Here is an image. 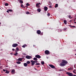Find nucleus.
<instances>
[{"label": "nucleus", "mask_w": 76, "mask_h": 76, "mask_svg": "<svg viewBox=\"0 0 76 76\" xmlns=\"http://www.w3.org/2000/svg\"><path fill=\"white\" fill-rule=\"evenodd\" d=\"M66 74H67L69 76H73V74L71 72H67L66 73Z\"/></svg>", "instance_id": "obj_1"}, {"label": "nucleus", "mask_w": 76, "mask_h": 76, "mask_svg": "<svg viewBox=\"0 0 76 76\" xmlns=\"http://www.w3.org/2000/svg\"><path fill=\"white\" fill-rule=\"evenodd\" d=\"M61 63H64V64H67L68 63V62L64 60H62Z\"/></svg>", "instance_id": "obj_2"}, {"label": "nucleus", "mask_w": 76, "mask_h": 76, "mask_svg": "<svg viewBox=\"0 0 76 76\" xmlns=\"http://www.w3.org/2000/svg\"><path fill=\"white\" fill-rule=\"evenodd\" d=\"M45 53L47 55H48V54H49L50 53V52L48 50H45Z\"/></svg>", "instance_id": "obj_3"}, {"label": "nucleus", "mask_w": 76, "mask_h": 76, "mask_svg": "<svg viewBox=\"0 0 76 76\" xmlns=\"http://www.w3.org/2000/svg\"><path fill=\"white\" fill-rule=\"evenodd\" d=\"M26 58H27V59H30L32 58V57L31 56H26Z\"/></svg>", "instance_id": "obj_4"}, {"label": "nucleus", "mask_w": 76, "mask_h": 76, "mask_svg": "<svg viewBox=\"0 0 76 76\" xmlns=\"http://www.w3.org/2000/svg\"><path fill=\"white\" fill-rule=\"evenodd\" d=\"M18 46V44L16 43L12 45V47H16Z\"/></svg>", "instance_id": "obj_5"}, {"label": "nucleus", "mask_w": 76, "mask_h": 76, "mask_svg": "<svg viewBox=\"0 0 76 76\" xmlns=\"http://www.w3.org/2000/svg\"><path fill=\"white\" fill-rule=\"evenodd\" d=\"M49 66L52 69H54L55 68H56V67H55V66H54V65H53L49 64Z\"/></svg>", "instance_id": "obj_6"}, {"label": "nucleus", "mask_w": 76, "mask_h": 76, "mask_svg": "<svg viewBox=\"0 0 76 76\" xmlns=\"http://www.w3.org/2000/svg\"><path fill=\"white\" fill-rule=\"evenodd\" d=\"M30 62L31 63V65H32V66H34V64H35V62H34V61L31 60Z\"/></svg>", "instance_id": "obj_7"}, {"label": "nucleus", "mask_w": 76, "mask_h": 76, "mask_svg": "<svg viewBox=\"0 0 76 76\" xmlns=\"http://www.w3.org/2000/svg\"><path fill=\"white\" fill-rule=\"evenodd\" d=\"M35 57L36 58H41V56L39 55H36Z\"/></svg>", "instance_id": "obj_8"}, {"label": "nucleus", "mask_w": 76, "mask_h": 76, "mask_svg": "<svg viewBox=\"0 0 76 76\" xmlns=\"http://www.w3.org/2000/svg\"><path fill=\"white\" fill-rule=\"evenodd\" d=\"M60 66H66V64H64L63 63H61L60 64Z\"/></svg>", "instance_id": "obj_9"}, {"label": "nucleus", "mask_w": 76, "mask_h": 76, "mask_svg": "<svg viewBox=\"0 0 76 76\" xmlns=\"http://www.w3.org/2000/svg\"><path fill=\"white\" fill-rule=\"evenodd\" d=\"M37 34H39V35L41 34V31L39 30H37Z\"/></svg>", "instance_id": "obj_10"}, {"label": "nucleus", "mask_w": 76, "mask_h": 76, "mask_svg": "<svg viewBox=\"0 0 76 76\" xmlns=\"http://www.w3.org/2000/svg\"><path fill=\"white\" fill-rule=\"evenodd\" d=\"M44 9L45 11H47L48 10V8L47 7H44Z\"/></svg>", "instance_id": "obj_11"}, {"label": "nucleus", "mask_w": 76, "mask_h": 76, "mask_svg": "<svg viewBox=\"0 0 76 76\" xmlns=\"http://www.w3.org/2000/svg\"><path fill=\"white\" fill-rule=\"evenodd\" d=\"M11 73H12V74H13L14 73H15V69H13L12 70V71H11Z\"/></svg>", "instance_id": "obj_12"}, {"label": "nucleus", "mask_w": 76, "mask_h": 76, "mask_svg": "<svg viewBox=\"0 0 76 76\" xmlns=\"http://www.w3.org/2000/svg\"><path fill=\"white\" fill-rule=\"evenodd\" d=\"M69 26L70 27V28H75L76 27V26H72V25H69Z\"/></svg>", "instance_id": "obj_13"}, {"label": "nucleus", "mask_w": 76, "mask_h": 76, "mask_svg": "<svg viewBox=\"0 0 76 76\" xmlns=\"http://www.w3.org/2000/svg\"><path fill=\"white\" fill-rule=\"evenodd\" d=\"M24 66L25 67H26V66H28V64L26 63H24Z\"/></svg>", "instance_id": "obj_14"}, {"label": "nucleus", "mask_w": 76, "mask_h": 76, "mask_svg": "<svg viewBox=\"0 0 76 76\" xmlns=\"http://www.w3.org/2000/svg\"><path fill=\"white\" fill-rule=\"evenodd\" d=\"M64 22L65 25H66L67 24V21L66 20H64Z\"/></svg>", "instance_id": "obj_15"}, {"label": "nucleus", "mask_w": 76, "mask_h": 76, "mask_svg": "<svg viewBox=\"0 0 76 76\" xmlns=\"http://www.w3.org/2000/svg\"><path fill=\"white\" fill-rule=\"evenodd\" d=\"M22 58H18V61H22Z\"/></svg>", "instance_id": "obj_16"}, {"label": "nucleus", "mask_w": 76, "mask_h": 76, "mask_svg": "<svg viewBox=\"0 0 76 76\" xmlns=\"http://www.w3.org/2000/svg\"><path fill=\"white\" fill-rule=\"evenodd\" d=\"M39 4L38 3H37L36 4V7H39Z\"/></svg>", "instance_id": "obj_17"}, {"label": "nucleus", "mask_w": 76, "mask_h": 76, "mask_svg": "<svg viewBox=\"0 0 76 76\" xmlns=\"http://www.w3.org/2000/svg\"><path fill=\"white\" fill-rule=\"evenodd\" d=\"M41 63L43 65H44V64H45V63H44V61H41Z\"/></svg>", "instance_id": "obj_18"}, {"label": "nucleus", "mask_w": 76, "mask_h": 76, "mask_svg": "<svg viewBox=\"0 0 76 76\" xmlns=\"http://www.w3.org/2000/svg\"><path fill=\"white\" fill-rule=\"evenodd\" d=\"M37 11L38 12H41V9H37Z\"/></svg>", "instance_id": "obj_19"}, {"label": "nucleus", "mask_w": 76, "mask_h": 76, "mask_svg": "<svg viewBox=\"0 0 76 76\" xmlns=\"http://www.w3.org/2000/svg\"><path fill=\"white\" fill-rule=\"evenodd\" d=\"M25 47H26V44H24V45L22 46L23 48H25Z\"/></svg>", "instance_id": "obj_20"}, {"label": "nucleus", "mask_w": 76, "mask_h": 76, "mask_svg": "<svg viewBox=\"0 0 76 76\" xmlns=\"http://www.w3.org/2000/svg\"><path fill=\"white\" fill-rule=\"evenodd\" d=\"M68 70H72V67H70L69 68H68Z\"/></svg>", "instance_id": "obj_21"}, {"label": "nucleus", "mask_w": 76, "mask_h": 76, "mask_svg": "<svg viewBox=\"0 0 76 76\" xmlns=\"http://www.w3.org/2000/svg\"><path fill=\"white\" fill-rule=\"evenodd\" d=\"M55 7L56 8L58 7V4H56L55 5Z\"/></svg>", "instance_id": "obj_22"}, {"label": "nucleus", "mask_w": 76, "mask_h": 76, "mask_svg": "<svg viewBox=\"0 0 76 76\" xmlns=\"http://www.w3.org/2000/svg\"><path fill=\"white\" fill-rule=\"evenodd\" d=\"M34 60H38V59L36 58H33Z\"/></svg>", "instance_id": "obj_23"}, {"label": "nucleus", "mask_w": 76, "mask_h": 76, "mask_svg": "<svg viewBox=\"0 0 76 76\" xmlns=\"http://www.w3.org/2000/svg\"><path fill=\"white\" fill-rule=\"evenodd\" d=\"M16 63L17 64H20V63H21V62L19 61H17Z\"/></svg>", "instance_id": "obj_24"}, {"label": "nucleus", "mask_w": 76, "mask_h": 76, "mask_svg": "<svg viewBox=\"0 0 76 76\" xmlns=\"http://www.w3.org/2000/svg\"><path fill=\"white\" fill-rule=\"evenodd\" d=\"M35 65H37V66H39L40 65V64L39 63H37L35 64Z\"/></svg>", "instance_id": "obj_25"}, {"label": "nucleus", "mask_w": 76, "mask_h": 76, "mask_svg": "<svg viewBox=\"0 0 76 76\" xmlns=\"http://www.w3.org/2000/svg\"><path fill=\"white\" fill-rule=\"evenodd\" d=\"M19 3H23V1L21 0L20 1H19Z\"/></svg>", "instance_id": "obj_26"}, {"label": "nucleus", "mask_w": 76, "mask_h": 76, "mask_svg": "<svg viewBox=\"0 0 76 76\" xmlns=\"http://www.w3.org/2000/svg\"><path fill=\"white\" fill-rule=\"evenodd\" d=\"M5 73H9V71H8L7 70L5 72Z\"/></svg>", "instance_id": "obj_27"}, {"label": "nucleus", "mask_w": 76, "mask_h": 76, "mask_svg": "<svg viewBox=\"0 0 76 76\" xmlns=\"http://www.w3.org/2000/svg\"><path fill=\"white\" fill-rule=\"evenodd\" d=\"M30 63L31 62H30V61H27L26 62V63H27V64H30Z\"/></svg>", "instance_id": "obj_28"}, {"label": "nucleus", "mask_w": 76, "mask_h": 76, "mask_svg": "<svg viewBox=\"0 0 76 76\" xmlns=\"http://www.w3.org/2000/svg\"><path fill=\"white\" fill-rule=\"evenodd\" d=\"M5 5L6 6H8L9 5V4H8V3H6L5 4Z\"/></svg>", "instance_id": "obj_29"}, {"label": "nucleus", "mask_w": 76, "mask_h": 76, "mask_svg": "<svg viewBox=\"0 0 76 76\" xmlns=\"http://www.w3.org/2000/svg\"><path fill=\"white\" fill-rule=\"evenodd\" d=\"M16 50L17 51H19V49L18 47H17L16 48Z\"/></svg>", "instance_id": "obj_30"}, {"label": "nucleus", "mask_w": 76, "mask_h": 76, "mask_svg": "<svg viewBox=\"0 0 76 76\" xmlns=\"http://www.w3.org/2000/svg\"><path fill=\"white\" fill-rule=\"evenodd\" d=\"M67 29V27H65L63 29V30H64V31H66Z\"/></svg>", "instance_id": "obj_31"}, {"label": "nucleus", "mask_w": 76, "mask_h": 76, "mask_svg": "<svg viewBox=\"0 0 76 76\" xmlns=\"http://www.w3.org/2000/svg\"><path fill=\"white\" fill-rule=\"evenodd\" d=\"M34 62L35 63H38V61L37 60H35V61H34Z\"/></svg>", "instance_id": "obj_32"}, {"label": "nucleus", "mask_w": 76, "mask_h": 76, "mask_svg": "<svg viewBox=\"0 0 76 76\" xmlns=\"http://www.w3.org/2000/svg\"><path fill=\"white\" fill-rule=\"evenodd\" d=\"M47 15L48 16H50V13H48Z\"/></svg>", "instance_id": "obj_33"}, {"label": "nucleus", "mask_w": 76, "mask_h": 76, "mask_svg": "<svg viewBox=\"0 0 76 76\" xmlns=\"http://www.w3.org/2000/svg\"><path fill=\"white\" fill-rule=\"evenodd\" d=\"M8 10L9 12H12V10L11 9Z\"/></svg>", "instance_id": "obj_34"}, {"label": "nucleus", "mask_w": 76, "mask_h": 76, "mask_svg": "<svg viewBox=\"0 0 76 76\" xmlns=\"http://www.w3.org/2000/svg\"><path fill=\"white\" fill-rule=\"evenodd\" d=\"M26 5L27 6H30V4H29V3H27L26 4Z\"/></svg>", "instance_id": "obj_35"}, {"label": "nucleus", "mask_w": 76, "mask_h": 76, "mask_svg": "<svg viewBox=\"0 0 76 76\" xmlns=\"http://www.w3.org/2000/svg\"><path fill=\"white\" fill-rule=\"evenodd\" d=\"M20 6L21 7H23V4H21Z\"/></svg>", "instance_id": "obj_36"}, {"label": "nucleus", "mask_w": 76, "mask_h": 76, "mask_svg": "<svg viewBox=\"0 0 76 76\" xmlns=\"http://www.w3.org/2000/svg\"><path fill=\"white\" fill-rule=\"evenodd\" d=\"M18 52H16L14 54V55L15 56H16V55H17V54H18Z\"/></svg>", "instance_id": "obj_37"}, {"label": "nucleus", "mask_w": 76, "mask_h": 76, "mask_svg": "<svg viewBox=\"0 0 76 76\" xmlns=\"http://www.w3.org/2000/svg\"><path fill=\"white\" fill-rule=\"evenodd\" d=\"M26 14H29V12H26Z\"/></svg>", "instance_id": "obj_38"}, {"label": "nucleus", "mask_w": 76, "mask_h": 76, "mask_svg": "<svg viewBox=\"0 0 76 76\" xmlns=\"http://www.w3.org/2000/svg\"><path fill=\"white\" fill-rule=\"evenodd\" d=\"M40 35H43V33H40Z\"/></svg>", "instance_id": "obj_39"}, {"label": "nucleus", "mask_w": 76, "mask_h": 76, "mask_svg": "<svg viewBox=\"0 0 76 76\" xmlns=\"http://www.w3.org/2000/svg\"><path fill=\"white\" fill-rule=\"evenodd\" d=\"M49 8H51V5H50V6H49Z\"/></svg>", "instance_id": "obj_40"}, {"label": "nucleus", "mask_w": 76, "mask_h": 76, "mask_svg": "<svg viewBox=\"0 0 76 76\" xmlns=\"http://www.w3.org/2000/svg\"><path fill=\"white\" fill-rule=\"evenodd\" d=\"M48 5H51V4H50V3H48Z\"/></svg>", "instance_id": "obj_41"}, {"label": "nucleus", "mask_w": 76, "mask_h": 76, "mask_svg": "<svg viewBox=\"0 0 76 76\" xmlns=\"http://www.w3.org/2000/svg\"><path fill=\"white\" fill-rule=\"evenodd\" d=\"M59 71H63V69H60V70H59Z\"/></svg>", "instance_id": "obj_42"}, {"label": "nucleus", "mask_w": 76, "mask_h": 76, "mask_svg": "<svg viewBox=\"0 0 76 76\" xmlns=\"http://www.w3.org/2000/svg\"><path fill=\"white\" fill-rule=\"evenodd\" d=\"M25 7H27V8H28V6L27 5H26Z\"/></svg>", "instance_id": "obj_43"}, {"label": "nucleus", "mask_w": 76, "mask_h": 76, "mask_svg": "<svg viewBox=\"0 0 76 76\" xmlns=\"http://www.w3.org/2000/svg\"><path fill=\"white\" fill-rule=\"evenodd\" d=\"M73 72L74 73H75L76 74V73L75 72V71H73Z\"/></svg>", "instance_id": "obj_44"}, {"label": "nucleus", "mask_w": 76, "mask_h": 76, "mask_svg": "<svg viewBox=\"0 0 76 76\" xmlns=\"http://www.w3.org/2000/svg\"><path fill=\"white\" fill-rule=\"evenodd\" d=\"M23 7V8H24V9L25 8V7H24V6H23V7Z\"/></svg>", "instance_id": "obj_45"}, {"label": "nucleus", "mask_w": 76, "mask_h": 76, "mask_svg": "<svg viewBox=\"0 0 76 76\" xmlns=\"http://www.w3.org/2000/svg\"><path fill=\"white\" fill-rule=\"evenodd\" d=\"M12 50L13 51H15V49H12Z\"/></svg>", "instance_id": "obj_46"}, {"label": "nucleus", "mask_w": 76, "mask_h": 76, "mask_svg": "<svg viewBox=\"0 0 76 76\" xmlns=\"http://www.w3.org/2000/svg\"><path fill=\"white\" fill-rule=\"evenodd\" d=\"M70 17H71V15H70L69 16V18H70Z\"/></svg>", "instance_id": "obj_47"}, {"label": "nucleus", "mask_w": 76, "mask_h": 76, "mask_svg": "<svg viewBox=\"0 0 76 76\" xmlns=\"http://www.w3.org/2000/svg\"><path fill=\"white\" fill-rule=\"evenodd\" d=\"M3 71L4 72H5L6 71V70L5 69H3Z\"/></svg>", "instance_id": "obj_48"}, {"label": "nucleus", "mask_w": 76, "mask_h": 76, "mask_svg": "<svg viewBox=\"0 0 76 76\" xmlns=\"http://www.w3.org/2000/svg\"><path fill=\"white\" fill-rule=\"evenodd\" d=\"M40 67V66H37V68H38V67Z\"/></svg>", "instance_id": "obj_49"}, {"label": "nucleus", "mask_w": 76, "mask_h": 76, "mask_svg": "<svg viewBox=\"0 0 76 76\" xmlns=\"http://www.w3.org/2000/svg\"><path fill=\"white\" fill-rule=\"evenodd\" d=\"M9 10L7 11V13H9Z\"/></svg>", "instance_id": "obj_50"}, {"label": "nucleus", "mask_w": 76, "mask_h": 76, "mask_svg": "<svg viewBox=\"0 0 76 76\" xmlns=\"http://www.w3.org/2000/svg\"><path fill=\"white\" fill-rule=\"evenodd\" d=\"M15 52H17L18 51H17L16 50H15Z\"/></svg>", "instance_id": "obj_51"}, {"label": "nucleus", "mask_w": 76, "mask_h": 76, "mask_svg": "<svg viewBox=\"0 0 76 76\" xmlns=\"http://www.w3.org/2000/svg\"><path fill=\"white\" fill-rule=\"evenodd\" d=\"M75 68H76V66L75 65H74Z\"/></svg>", "instance_id": "obj_52"}, {"label": "nucleus", "mask_w": 76, "mask_h": 76, "mask_svg": "<svg viewBox=\"0 0 76 76\" xmlns=\"http://www.w3.org/2000/svg\"><path fill=\"white\" fill-rule=\"evenodd\" d=\"M38 4H41V3H39Z\"/></svg>", "instance_id": "obj_53"}, {"label": "nucleus", "mask_w": 76, "mask_h": 76, "mask_svg": "<svg viewBox=\"0 0 76 76\" xmlns=\"http://www.w3.org/2000/svg\"><path fill=\"white\" fill-rule=\"evenodd\" d=\"M74 71H76V69H74Z\"/></svg>", "instance_id": "obj_54"}, {"label": "nucleus", "mask_w": 76, "mask_h": 76, "mask_svg": "<svg viewBox=\"0 0 76 76\" xmlns=\"http://www.w3.org/2000/svg\"><path fill=\"white\" fill-rule=\"evenodd\" d=\"M73 76H76V75H74Z\"/></svg>", "instance_id": "obj_55"}, {"label": "nucleus", "mask_w": 76, "mask_h": 76, "mask_svg": "<svg viewBox=\"0 0 76 76\" xmlns=\"http://www.w3.org/2000/svg\"><path fill=\"white\" fill-rule=\"evenodd\" d=\"M10 54H11V55H12V53H10Z\"/></svg>", "instance_id": "obj_56"}, {"label": "nucleus", "mask_w": 76, "mask_h": 76, "mask_svg": "<svg viewBox=\"0 0 76 76\" xmlns=\"http://www.w3.org/2000/svg\"><path fill=\"white\" fill-rule=\"evenodd\" d=\"M60 32H62V30H60Z\"/></svg>", "instance_id": "obj_57"}, {"label": "nucleus", "mask_w": 76, "mask_h": 76, "mask_svg": "<svg viewBox=\"0 0 76 76\" xmlns=\"http://www.w3.org/2000/svg\"><path fill=\"white\" fill-rule=\"evenodd\" d=\"M0 69H1V66H0Z\"/></svg>", "instance_id": "obj_58"}, {"label": "nucleus", "mask_w": 76, "mask_h": 76, "mask_svg": "<svg viewBox=\"0 0 76 76\" xmlns=\"http://www.w3.org/2000/svg\"><path fill=\"white\" fill-rule=\"evenodd\" d=\"M34 69H35V70H37V69H36V68H34Z\"/></svg>", "instance_id": "obj_59"}, {"label": "nucleus", "mask_w": 76, "mask_h": 76, "mask_svg": "<svg viewBox=\"0 0 76 76\" xmlns=\"http://www.w3.org/2000/svg\"><path fill=\"white\" fill-rule=\"evenodd\" d=\"M21 0H18V1H20Z\"/></svg>", "instance_id": "obj_60"}, {"label": "nucleus", "mask_w": 76, "mask_h": 76, "mask_svg": "<svg viewBox=\"0 0 76 76\" xmlns=\"http://www.w3.org/2000/svg\"><path fill=\"white\" fill-rule=\"evenodd\" d=\"M75 23H76V22H74Z\"/></svg>", "instance_id": "obj_61"}, {"label": "nucleus", "mask_w": 76, "mask_h": 76, "mask_svg": "<svg viewBox=\"0 0 76 76\" xmlns=\"http://www.w3.org/2000/svg\"><path fill=\"white\" fill-rule=\"evenodd\" d=\"M0 9H1V8L0 7Z\"/></svg>", "instance_id": "obj_62"}, {"label": "nucleus", "mask_w": 76, "mask_h": 76, "mask_svg": "<svg viewBox=\"0 0 76 76\" xmlns=\"http://www.w3.org/2000/svg\"><path fill=\"white\" fill-rule=\"evenodd\" d=\"M74 21H75V20H74Z\"/></svg>", "instance_id": "obj_63"}, {"label": "nucleus", "mask_w": 76, "mask_h": 76, "mask_svg": "<svg viewBox=\"0 0 76 76\" xmlns=\"http://www.w3.org/2000/svg\"><path fill=\"white\" fill-rule=\"evenodd\" d=\"M75 55V56H76V53Z\"/></svg>", "instance_id": "obj_64"}]
</instances>
